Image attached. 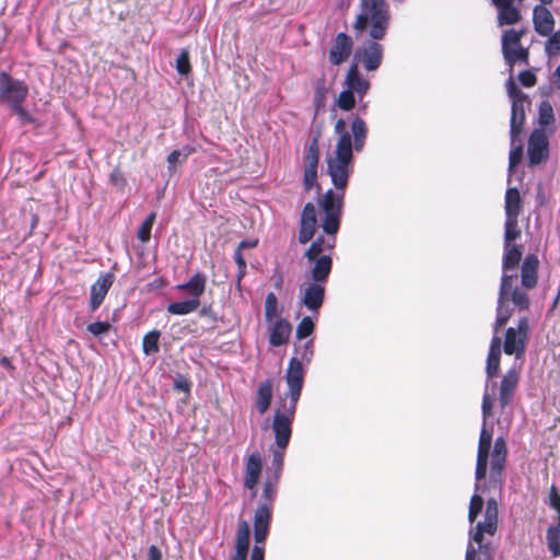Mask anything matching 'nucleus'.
<instances>
[{
  "mask_svg": "<svg viewBox=\"0 0 560 560\" xmlns=\"http://www.w3.org/2000/svg\"><path fill=\"white\" fill-rule=\"evenodd\" d=\"M145 560H162V552L158 546L151 545L148 549V557Z\"/></svg>",
  "mask_w": 560,
  "mask_h": 560,
  "instance_id": "64",
  "label": "nucleus"
},
{
  "mask_svg": "<svg viewBox=\"0 0 560 560\" xmlns=\"http://www.w3.org/2000/svg\"><path fill=\"white\" fill-rule=\"evenodd\" d=\"M249 560H265V548L259 545H255L252 549Z\"/></svg>",
  "mask_w": 560,
  "mask_h": 560,
  "instance_id": "63",
  "label": "nucleus"
},
{
  "mask_svg": "<svg viewBox=\"0 0 560 560\" xmlns=\"http://www.w3.org/2000/svg\"><path fill=\"white\" fill-rule=\"evenodd\" d=\"M547 547L552 557H560V529L559 526H549L547 529Z\"/></svg>",
  "mask_w": 560,
  "mask_h": 560,
  "instance_id": "43",
  "label": "nucleus"
},
{
  "mask_svg": "<svg viewBox=\"0 0 560 560\" xmlns=\"http://www.w3.org/2000/svg\"><path fill=\"white\" fill-rule=\"evenodd\" d=\"M390 24L389 5L385 0H361L360 12L353 23L358 35L368 32L371 39H383Z\"/></svg>",
  "mask_w": 560,
  "mask_h": 560,
  "instance_id": "2",
  "label": "nucleus"
},
{
  "mask_svg": "<svg viewBox=\"0 0 560 560\" xmlns=\"http://www.w3.org/2000/svg\"><path fill=\"white\" fill-rule=\"evenodd\" d=\"M314 265L311 269L313 282L325 283L331 272L332 259L329 255L318 256L313 260Z\"/></svg>",
  "mask_w": 560,
  "mask_h": 560,
  "instance_id": "31",
  "label": "nucleus"
},
{
  "mask_svg": "<svg viewBox=\"0 0 560 560\" xmlns=\"http://www.w3.org/2000/svg\"><path fill=\"white\" fill-rule=\"evenodd\" d=\"M478 545L477 559L476 560H492L494 553V547L490 542H486V540H481L480 542H476Z\"/></svg>",
  "mask_w": 560,
  "mask_h": 560,
  "instance_id": "55",
  "label": "nucleus"
},
{
  "mask_svg": "<svg viewBox=\"0 0 560 560\" xmlns=\"http://www.w3.org/2000/svg\"><path fill=\"white\" fill-rule=\"evenodd\" d=\"M521 229L518 226V218H505L504 223V246L512 245V242L521 236Z\"/></svg>",
  "mask_w": 560,
  "mask_h": 560,
  "instance_id": "41",
  "label": "nucleus"
},
{
  "mask_svg": "<svg viewBox=\"0 0 560 560\" xmlns=\"http://www.w3.org/2000/svg\"><path fill=\"white\" fill-rule=\"evenodd\" d=\"M535 31L541 36H548L555 28V19L546 5H536L533 11Z\"/></svg>",
  "mask_w": 560,
  "mask_h": 560,
  "instance_id": "24",
  "label": "nucleus"
},
{
  "mask_svg": "<svg viewBox=\"0 0 560 560\" xmlns=\"http://www.w3.org/2000/svg\"><path fill=\"white\" fill-rule=\"evenodd\" d=\"M176 71L180 75H188L191 72L190 57L188 49H182L176 59Z\"/></svg>",
  "mask_w": 560,
  "mask_h": 560,
  "instance_id": "49",
  "label": "nucleus"
},
{
  "mask_svg": "<svg viewBox=\"0 0 560 560\" xmlns=\"http://www.w3.org/2000/svg\"><path fill=\"white\" fill-rule=\"evenodd\" d=\"M285 381L289 387L288 392L280 398L273 415L277 417V425L281 428L288 425L289 419L294 420L304 384V369L298 358L290 359Z\"/></svg>",
  "mask_w": 560,
  "mask_h": 560,
  "instance_id": "3",
  "label": "nucleus"
},
{
  "mask_svg": "<svg viewBox=\"0 0 560 560\" xmlns=\"http://www.w3.org/2000/svg\"><path fill=\"white\" fill-rule=\"evenodd\" d=\"M506 90L512 103L514 101L528 102L529 97L523 93L515 84L513 78H510L506 82Z\"/></svg>",
  "mask_w": 560,
  "mask_h": 560,
  "instance_id": "53",
  "label": "nucleus"
},
{
  "mask_svg": "<svg viewBox=\"0 0 560 560\" xmlns=\"http://www.w3.org/2000/svg\"><path fill=\"white\" fill-rule=\"evenodd\" d=\"M345 191L328 189L318 201L324 212L323 231L328 235H336L340 228L343 208Z\"/></svg>",
  "mask_w": 560,
  "mask_h": 560,
  "instance_id": "4",
  "label": "nucleus"
},
{
  "mask_svg": "<svg viewBox=\"0 0 560 560\" xmlns=\"http://www.w3.org/2000/svg\"><path fill=\"white\" fill-rule=\"evenodd\" d=\"M511 145H512V149L510 151V156H509V167L512 171L522 161V158H523V144L518 140L514 144L511 143Z\"/></svg>",
  "mask_w": 560,
  "mask_h": 560,
  "instance_id": "52",
  "label": "nucleus"
},
{
  "mask_svg": "<svg viewBox=\"0 0 560 560\" xmlns=\"http://www.w3.org/2000/svg\"><path fill=\"white\" fill-rule=\"evenodd\" d=\"M504 255L502 259L503 275H508L509 270H514L518 267L522 260V248L518 245L504 246Z\"/></svg>",
  "mask_w": 560,
  "mask_h": 560,
  "instance_id": "37",
  "label": "nucleus"
},
{
  "mask_svg": "<svg viewBox=\"0 0 560 560\" xmlns=\"http://www.w3.org/2000/svg\"><path fill=\"white\" fill-rule=\"evenodd\" d=\"M334 130L335 133L338 135V141L334 155L326 160L327 174L330 176L336 190L345 191L353 172V149L357 152L363 150L368 136V127L365 121L359 116H354L351 119L353 143L351 141V135L347 130L345 119L339 118L335 124Z\"/></svg>",
  "mask_w": 560,
  "mask_h": 560,
  "instance_id": "1",
  "label": "nucleus"
},
{
  "mask_svg": "<svg viewBox=\"0 0 560 560\" xmlns=\"http://www.w3.org/2000/svg\"><path fill=\"white\" fill-rule=\"evenodd\" d=\"M530 104V100H528V102L514 101L512 103L510 119V138L512 144L518 141V138L523 132L526 120L525 107H529Z\"/></svg>",
  "mask_w": 560,
  "mask_h": 560,
  "instance_id": "19",
  "label": "nucleus"
},
{
  "mask_svg": "<svg viewBox=\"0 0 560 560\" xmlns=\"http://www.w3.org/2000/svg\"><path fill=\"white\" fill-rule=\"evenodd\" d=\"M528 165L535 166L546 162L549 158V141L547 133L541 128L532 131L528 139Z\"/></svg>",
  "mask_w": 560,
  "mask_h": 560,
  "instance_id": "11",
  "label": "nucleus"
},
{
  "mask_svg": "<svg viewBox=\"0 0 560 560\" xmlns=\"http://www.w3.org/2000/svg\"><path fill=\"white\" fill-rule=\"evenodd\" d=\"M525 34H526L525 28H521V30L509 28L502 33L501 46H502L503 58H508V56H510V50L516 49L518 47H523L521 45V42H522V38L525 36Z\"/></svg>",
  "mask_w": 560,
  "mask_h": 560,
  "instance_id": "32",
  "label": "nucleus"
},
{
  "mask_svg": "<svg viewBox=\"0 0 560 560\" xmlns=\"http://www.w3.org/2000/svg\"><path fill=\"white\" fill-rule=\"evenodd\" d=\"M271 511L269 505H259L254 516V539L255 545L264 544L268 534L271 522Z\"/></svg>",
  "mask_w": 560,
  "mask_h": 560,
  "instance_id": "20",
  "label": "nucleus"
},
{
  "mask_svg": "<svg viewBox=\"0 0 560 560\" xmlns=\"http://www.w3.org/2000/svg\"><path fill=\"white\" fill-rule=\"evenodd\" d=\"M384 47L378 40L372 39L355 49L351 65H361L366 71H375L383 61Z\"/></svg>",
  "mask_w": 560,
  "mask_h": 560,
  "instance_id": "9",
  "label": "nucleus"
},
{
  "mask_svg": "<svg viewBox=\"0 0 560 560\" xmlns=\"http://www.w3.org/2000/svg\"><path fill=\"white\" fill-rule=\"evenodd\" d=\"M233 258L237 265V273H240V277H245L247 264H246V259H245L243 253L235 249L234 254H233Z\"/></svg>",
  "mask_w": 560,
  "mask_h": 560,
  "instance_id": "59",
  "label": "nucleus"
},
{
  "mask_svg": "<svg viewBox=\"0 0 560 560\" xmlns=\"http://www.w3.org/2000/svg\"><path fill=\"white\" fill-rule=\"evenodd\" d=\"M505 218H518L522 211V198L517 188H508L505 191Z\"/></svg>",
  "mask_w": 560,
  "mask_h": 560,
  "instance_id": "36",
  "label": "nucleus"
},
{
  "mask_svg": "<svg viewBox=\"0 0 560 560\" xmlns=\"http://www.w3.org/2000/svg\"><path fill=\"white\" fill-rule=\"evenodd\" d=\"M506 90L512 103L514 101L528 102L529 97L523 93L515 84L513 78H510L506 82Z\"/></svg>",
  "mask_w": 560,
  "mask_h": 560,
  "instance_id": "54",
  "label": "nucleus"
},
{
  "mask_svg": "<svg viewBox=\"0 0 560 560\" xmlns=\"http://www.w3.org/2000/svg\"><path fill=\"white\" fill-rule=\"evenodd\" d=\"M155 212H151L142 222L138 230L137 237L142 243H148L151 238V230L155 221Z\"/></svg>",
  "mask_w": 560,
  "mask_h": 560,
  "instance_id": "46",
  "label": "nucleus"
},
{
  "mask_svg": "<svg viewBox=\"0 0 560 560\" xmlns=\"http://www.w3.org/2000/svg\"><path fill=\"white\" fill-rule=\"evenodd\" d=\"M280 478L278 476H268L262 489L264 502L260 505H269L272 509L275 499L278 493V483Z\"/></svg>",
  "mask_w": 560,
  "mask_h": 560,
  "instance_id": "38",
  "label": "nucleus"
},
{
  "mask_svg": "<svg viewBox=\"0 0 560 560\" xmlns=\"http://www.w3.org/2000/svg\"><path fill=\"white\" fill-rule=\"evenodd\" d=\"M319 137L315 135L308 143L306 152L303 158L304 162V174H303V188L305 191H310L314 186L320 188L317 183V170L319 163Z\"/></svg>",
  "mask_w": 560,
  "mask_h": 560,
  "instance_id": "7",
  "label": "nucleus"
},
{
  "mask_svg": "<svg viewBox=\"0 0 560 560\" xmlns=\"http://www.w3.org/2000/svg\"><path fill=\"white\" fill-rule=\"evenodd\" d=\"M538 124L541 129L555 124V113L549 101H542L538 108Z\"/></svg>",
  "mask_w": 560,
  "mask_h": 560,
  "instance_id": "42",
  "label": "nucleus"
},
{
  "mask_svg": "<svg viewBox=\"0 0 560 560\" xmlns=\"http://www.w3.org/2000/svg\"><path fill=\"white\" fill-rule=\"evenodd\" d=\"M483 508V499L479 494H474L470 498L469 510H468V521L469 523H474L477 516L480 514Z\"/></svg>",
  "mask_w": 560,
  "mask_h": 560,
  "instance_id": "50",
  "label": "nucleus"
},
{
  "mask_svg": "<svg viewBox=\"0 0 560 560\" xmlns=\"http://www.w3.org/2000/svg\"><path fill=\"white\" fill-rule=\"evenodd\" d=\"M262 470V458L258 452H253L246 458L244 487L256 495V487Z\"/></svg>",
  "mask_w": 560,
  "mask_h": 560,
  "instance_id": "18",
  "label": "nucleus"
},
{
  "mask_svg": "<svg viewBox=\"0 0 560 560\" xmlns=\"http://www.w3.org/2000/svg\"><path fill=\"white\" fill-rule=\"evenodd\" d=\"M512 277L511 287L506 292V302L511 301L515 307L520 311H528L530 307V299L527 293L528 289L514 287L516 275H510Z\"/></svg>",
  "mask_w": 560,
  "mask_h": 560,
  "instance_id": "30",
  "label": "nucleus"
},
{
  "mask_svg": "<svg viewBox=\"0 0 560 560\" xmlns=\"http://www.w3.org/2000/svg\"><path fill=\"white\" fill-rule=\"evenodd\" d=\"M539 259L535 254H528L521 266V283L525 289H534L538 283Z\"/></svg>",
  "mask_w": 560,
  "mask_h": 560,
  "instance_id": "23",
  "label": "nucleus"
},
{
  "mask_svg": "<svg viewBox=\"0 0 560 560\" xmlns=\"http://www.w3.org/2000/svg\"><path fill=\"white\" fill-rule=\"evenodd\" d=\"M272 401V382L266 380L258 385L255 407L260 415H265Z\"/></svg>",
  "mask_w": 560,
  "mask_h": 560,
  "instance_id": "34",
  "label": "nucleus"
},
{
  "mask_svg": "<svg viewBox=\"0 0 560 560\" xmlns=\"http://www.w3.org/2000/svg\"><path fill=\"white\" fill-rule=\"evenodd\" d=\"M353 50V40L346 33H338L334 38L329 50V61L334 66H339L347 61Z\"/></svg>",
  "mask_w": 560,
  "mask_h": 560,
  "instance_id": "14",
  "label": "nucleus"
},
{
  "mask_svg": "<svg viewBox=\"0 0 560 560\" xmlns=\"http://www.w3.org/2000/svg\"><path fill=\"white\" fill-rule=\"evenodd\" d=\"M518 80L524 88H533L537 83V77L532 70H523L518 74Z\"/></svg>",
  "mask_w": 560,
  "mask_h": 560,
  "instance_id": "58",
  "label": "nucleus"
},
{
  "mask_svg": "<svg viewBox=\"0 0 560 560\" xmlns=\"http://www.w3.org/2000/svg\"><path fill=\"white\" fill-rule=\"evenodd\" d=\"M317 226L316 209L312 202H307L301 213L299 242L308 243L315 235Z\"/></svg>",
  "mask_w": 560,
  "mask_h": 560,
  "instance_id": "16",
  "label": "nucleus"
},
{
  "mask_svg": "<svg viewBox=\"0 0 560 560\" xmlns=\"http://www.w3.org/2000/svg\"><path fill=\"white\" fill-rule=\"evenodd\" d=\"M249 524L247 521L241 520L236 532L235 553L231 560H247L249 550Z\"/></svg>",
  "mask_w": 560,
  "mask_h": 560,
  "instance_id": "26",
  "label": "nucleus"
},
{
  "mask_svg": "<svg viewBox=\"0 0 560 560\" xmlns=\"http://www.w3.org/2000/svg\"><path fill=\"white\" fill-rule=\"evenodd\" d=\"M355 94L348 89L341 91L337 98L338 107L345 112L351 110L355 106Z\"/></svg>",
  "mask_w": 560,
  "mask_h": 560,
  "instance_id": "47",
  "label": "nucleus"
},
{
  "mask_svg": "<svg viewBox=\"0 0 560 560\" xmlns=\"http://www.w3.org/2000/svg\"><path fill=\"white\" fill-rule=\"evenodd\" d=\"M499 524V508L494 498H490L486 504L485 517L482 522H478L472 530L470 538L474 542H480L485 539V535L494 536Z\"/></svg>",
  "mask_w": 560,
  "mask_h": 560,
  "instance_id": "10",
  "label": "nucleus"
},
{
  "mask_svg": "<svg viewBox=\"0 0 560 560\" xmlns=\"http://www.w3.org/2000/svg\"><path fill=\"white\" fill-rule=\"evenodd\" d=\"M200 305V301L197 299H190L186 301L173 302L168 304L167 312L173 315H186L195 312Z\"/></svg>",
  "mask_w": 560,
  "mask_h": 560,
  "instance_id": "39",
  "label": "nucleus"
},
{
  "mask_svg": "<svg viewBox=\"0 0 560 560\" xmlns=\"http://www.w3.org/2000/svg\"><path fill=\"white\" fill-rule=\"evenodd\" d=\"M493 5L498 9V24L513 25L521 21L522 14L520 10L512 4L511 0H492Z\"/></svg>",
  "mask_w": 560,
  "mask_h": 560,
  "instance_id": "25",
  "label": "nucleus"
},
{
  "mask_svg": "<svg viewBox=\"0 0 560 560\" xmlns=\"http://www.w3.org/2000/svg\"><path fill=\"white\" fill-rule=\"evenodd\" d=\"M278 316V299L273 292H269L265 300V319L272 322Z\"/></svg>",
  "mask_w": 560,
  "mask_h": 560,
  "instance_id": "45",
  "label": "nucleus"
},
{
  "mask_svg": "<svg viewBox=\"0 0 560 560\" xmlns=\"http://www.w3.org/2000/svg\"><path fill=\"white\" fill-rule=\"evenodd\" d=\"M11 109L25 122H32L33 117L30 113L23 107V103H19V105L11 106Z\"/></svg>",
  "mask_w": 560,
  "mask_h": 560,
  "instance_id": "62",
  "label": "nucleus"
},
{
  "mask_svg": "<svg viewBox=\"0 0 560 560\" xmlns=\"http://www.w3.org/2000/svg\"><path fill=\"white\" fill-rule=\"evenodd\" d=\"M492 407H493L492 397L488 393H485V395L482 397V405H481L483 419L491 417Z\"/></svg>",
  "mask_w": 560,
  "mask_h": 560,
  "instance_id": "61",
  "label": "nucleus"
},
{
  "mask_svg": "<svg viewBox=\"0 0 560 560\" xmlns=\"http://www.w3.org/2000/svg\"><path fill=\"white\" fill-rule=\"evenodd\" d=\"M109 183L121 191L127 186V179L119 167L113 168L109 175Z\"/></svg>",
  "mask_w": 560,
  "mask_h": 560,
  "instance_id": "56",
  "label": "nucleus"
},
{
  "mask_svg": "<svg viewBox=\"0 0 560 560\" xmlns=\"http://www.w3.org/2000/svg\"><path fill=\"white\" fill-rule=\"evenodd\" d=\"M512 277L508 275H502L499 296H498V307H497V318H495V330L501 328L508 324L512 316V312L505 307L506 303V292L511 287Z\"/></svg>",
  "mask_w": 560,
  "mask_h": 560,
  "instance_id": "22",
  "label": "nucleus"
},
{
  "mask_svg": "<svg viewBox=\"0 0 560 560\" xmlns=\"http://www.w3.org/2000/svg\"><path fill=\"white\" fill-rule=\"evenodd\" d=\"M548 504L556 512L560 511V493L555 485L550 488Z\"/></svg>",
  "mask_w": 560,
  "mask_h": 560,
  "instance_id": "60",
  "label": "nucleus"
},
{
  "mask_svg": "<svg viewBox=\"0 0 560 560\" xmlns=\"http://www.w3.org/2000/svg\"><path fill=\"white\" fill-rule=\"evenodd\" d=\"M520 381V372L510 369L502 377L499 387V405L503 411L512 401Z\"/></svg>",
  "mask_w": 560,
  "mask_h": 560,
  "instance_id": "17",
  "label": "nucleus"
},
{
  "mask_svg": "<svg viewBox=\"0 0 560 560\" xmlns=\"http://www.w3.org/2000/svg\"><path fill=\"white\" fill-rule=\"evenodd\" d=\"M506 65L510 67V72H513L514 65L516 62H522L524 65L529 63V50L526 47H518L516 49L510 50V56L504 58Z\"/></svg>",
  "mask_w": 560,
  "mask_h": 560,
  "instance_id": "44",
  "label": "nucleus"
},
{
  "mask_svg": "<svg viewBox=\"0 0 560 560\" xmlns=\"http://www.w3.org/2000/svg\"><path fill=\"white\" fill-rule=\"evenodd\" d=\"M501 360V339L494 336L490 342L487 358L486 374L488 380L497 376Z\"/></svg>",
  "mask_w": 560,
  "mask_h": 560,
  "instance_id": "29",
  "label": "nucleus"
},
{
  "mask_svg": "<svg viewBox=\"0 0 560 560\" xmlns=\"http://www.w3.org/2000/svg\"><path fill=\"white\" fill-rule=\"evenodd\" d=\"M292 332V325L285 318H277L269 332V343L272 347L287 345Z\"/></svg>",
  "mask_w": 560,
  "mask_h": 560,
  "instance_id": "27",
  "label": "nucleus"
},
{
  "mask_svg": "<svg viewBox=\"0 0 560 560\" xmlns=\"http://www.w3.org/2000/svg\"><path fill=\"white\" fill-rule=\"evenodd\" d=\"M549 38L545 45V51L548 56H557L560 54V30L548 35Z\"/></svg>",
  "mask_w": 560,
  "mask_h": 560,
  "instance_id": "51",
  "label": "nucleus"
},
{
  "mask_svg": "<svg viewBox=\"0 0 560 560\" xmlns=\"http://www.w3.org/2000/svg\"><path fill=\"white\" fill-rule=\"evenodd\" d=\"M345 84L348 90L357 93L360 100L370 90V82L361 75L357 65H351L349 67Z\"/></svg>",
  "mask_w": 560,
  "mask_h": 560,
  "instance_id": "28",
  "label": "nucleus"
},
{
  "mask_svg": "<svg viewBox=\"0 0 560 560\" xmlns=\"http://www.w3.org/2000/svg\"><path fill=\"white\" fill-rule=\"evenodd\" d=\"M325 300V287L323 283L311 282L301 296L302 304L311 312L318 314Z\"/></svg>",
  "mask_w": 560,
  "mask_h": 560,
  "instance_id": "21",
  "label": "nucleus"
},
{
  "mask_svg": "<svg viewBox=\"0 0 560 560\" xmlns=\"http://www.w3.org/2000/svg\"><path fill=\"white\" fill-rule=\"evenodd\" d=\"M336 245V235H329L328 238H325L324 236H318L316 240H314L310 247L304 253V256L307 258V260H314L318 256H322V253L325 249L331 250L334 249Z\"/></svg>",
  "mask_w": 560,
  "mask_h": 560,
  "instance_id": "35",
  "label": "nucleus"
},
{
  "mask_svg": "<svg viewBox=\"0 0 560 560\" xmlns=\"http://www.w3.org/2000/svg\"><path fill=\"white\" fill-rule=\"evenodd\" d=\"M28 95V86L24 81L13 79L5 71L0 72V103L10 107L24 103Z\"/></svg>",
  "mask_w": 560,
  "mask_h": 560,
  "instance_id": "6",
  "label": "nucleus"
},
{
  "mask_svg": "<svg viewBox=\"0 0 560 560\" xmlns=\"http://www.w3.org/2000/svg\"><path fill=\"white\" fill-rule=\"evenodd\" d=\"M161 337L160 330H151L143 336L142 351L147 355L155 354L160 350L159 341Z\"/></svg>",
  "mask_w": 560,
  "mask_h": 560,
  "instance_id": "40",
  "label": "nucleus"
},
{
  "mask_svg": "<svg viewBox=\"0 0 560 560\" xmlns=\"http://www.w3.org/2000/svg\"><path fill=\"white\" fill-rule=\"evenodd\" d=\"M207 284V277L201 272H196L187 282L178 284L179 291L187 292L191 299H197L203 294Z\"/></svg>",
  "mask_w": 560,
  "mask_h": 560,
  "instance_id": "33",
  "label": "nucleus"
},
{
  "mask_svg": "<svg viewBox=\"0 0 560 560\" xmlns=\"http://www.w3.org/2000/svg\"><path fill=\"white\" fill-rule=\"evenodd\" d=\"M492 443V433L489 432L485 427L481 429L479 443H478V452H477V462H476V480L477 482L481 481L487 476L488 468V458L489 452Z\"/></svg>",
  "mask_w": 560,
  "mask_h": 560,
  "instance_id": "13",
  "label": "nucleus"
},
{
  "mask_svg": "<svg viewBox=\"0 0 560 560\" xmlns=\"http://www.w3.org/2000/svg\"><path fill=\"white\" fill-rule=\"evenodd\" d=\"M294 420L289 419L287 427H278L277 425V417H273L272 420V430L275 433V441L277 448L272 453V468L273 474L271 476L281 477L284 464V453L285 448L289 445L291 435H292V423Z\"/></svg>",
  "mask_w": 560,
  "mask_h": 560,
  "instance_id": "8",
  "label": "nucleus"
},
{
  "mask_svg": "<svg viewBox=\"0 0 560 560\" xmlns=\"http://www.w3.org/2000/svg\"><path fill=\"white\" fill-rule=\"evenodd\" d=\"M529 339V320L527 316L518 319L517 327H509L505 331L503 351L508 355L514 354L517 359L525 354Z\"/></svg>",
  "mask_w": 560,
  "mask_h": 560,
  "instance_id": "5",
  "label": "nucleus"
},
{
  "mask_svg": "<svg viewBox=\"0 0 560 560\" xmlns=\"http://www.w3.org/2000/svg\"><path fill=\"white\" fill-rule=\"evenodd\" d=\"M508 457L506 443L503 438H497L493 445L490 462V481L493 483H503V470Z\"/></svg>",
  "mask_w": 560,
  "mask_h": 560,
  "instance_id": "12",
  "label": "nucleus"
},
{
  "mask_svg": "<svg viewBox=\"0 0 560 560\" xmlns=\"http://www.w3.org/2000/svg\"><path fill=\"white\" fill-rule=\"evenodd\" d=\"M88 331L92 335L98 337L103 334H106L110 330L112 325L108 322H95L88 325Z\"/></svg>",
  "mask_w": 560,
  "mask_h": 560,
  "instance_id": "57",
  "label": "nucleus"
},
{
  "mask_svg": "<svg viewBox=\"0 0 560 560\" xmlns=\"http://www.w3.org/2000/svg\"><path fill=\"white\" fill-rule=\"evenodd\" d=\"M115 276L112 272L101 275L91 285L90 290V311L95 312L104 302L110 287L113 285Z\"/></svg>",
  "mask_w": 560,
  "mask_h": 560,
  "instance_id": "15",
  "label": "nucleus"
},
{
  "mask_svg": "<svg viewBox=\"0 0 560 560\" xmlns=\"http://www.w3.org/2000/svg\"><path fill=\"white\" fill-rule=\"evenodd\" d=\"M315 324L310 316H305L298 324L295 336L298 339H305L313 334Z\"/></svg>",
  "mask_w": 560,
  "mask_h": 560,
  "instance_id": "48",
  "label": "nucleus"
}]
</instances>
